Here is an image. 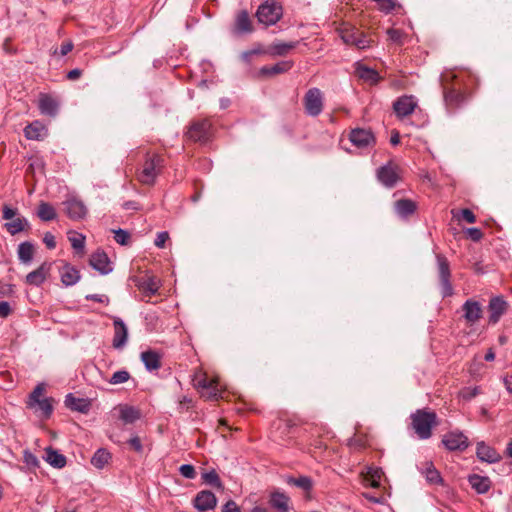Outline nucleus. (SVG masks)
<instances>
[{
  "label": "nucleus",
  "instance_id": "obj_29",
  "mask_svg": "<svg viewBox=\"0 0 512 512\" xmlns=\"http://www.w3.org/2000/svg\"><path fill=\"white\" fill-rule=\"evenodd\" d=\"M416 208V203L410 199H400L395 203V211L402 218L412 215Z\"/></svg>",
  "mask_w": 512,
  "mask_h": 512
},
{
  "label": "nucleus",
  "instance_id": "obj_23",
  "mask_svg": "<svg viewBox=\"0 0 512 512\" xmlns=\"http://www.w3.org/2000/svg\"><path fill=\"white\" fill-rule=\"evenodd\" d=\"M39 110L41 114L55 117L58 113V102L49 95H41L39 98Z\"/></svg>",
  "mask_w": 512,
  "mask_h": 512
},
{
  "label": "nucleus",
  "instance_id": "obj_26",
  "mask_svg": "<svg viewBox=\"0 0 512 512\" xmlns=\"http://www.w3.org/2000/svg\"><path fill=\"white\" fill-rule=\"evenodd\" d=\"M356 74L361 80L369 84H377L380 80V76L376 70L360 63L356 64Z\"/></svg>",
  "mask_w": 512,
  "mask_h": 512
},
{
  "label": "nucleus",
  "instance_id": "obj_11",
  "mask_svg": "<svg viewBox=\"0 0 512 512\" xmlns=\"http://www.w3.org/2000/svg\"><path fill=\"white\" fill-rule=\"evenodd\" d=\"M63 204L68 217L73 220L83 219L87 215V207L75 196L68 197Z\"/></svg>",
  "mask_w": 512,
  "mask_h": 512
},
{
  "label": "nucleus",
  "instance_id": "obj_35",
  "mask_svg": "<svg viewBox=\"0 0 512 512\" xmlns=\"http://www.w3.org/2000/svg\"><path fill=\"white\" fill-rule=\"evenodd\" d=\"M297 45V42H281L276 41L271 44L269 48V53L272 56H284L286 55L290 50L294 49Z\"/></svg>",
  "mask_w": 512,
  "mask_h": 512
},
{
  "label": "nucleus",
  "instance_id": "obj_63",
  "mask_svg": "<svg viewBox=\"0 0 512 512\" xmlns=\"http://www.w3.org/2000/svg\"><path fill=\"white\" fill-rule=\"evenodd\" d=\"M461 215H462L463 220H465L468 223H474L476 221L475 215L469 209H463L461 211Z\"/></svg>",
  "mask_w": 512,
  "mask_h": 512
},
{
  "label": "nucleus",
  "instance_id": "obj_57",
  "mask_svg": "<svg viewBox=\"0 0 512 512\" xmlns=\"http://www.w3.org/2000/svg\"><path fill=\"white\" fill-rule=\"evenodd\" d=\"M467 235L473 240V241H479L481 240L483 233L479 228L471 227L466 230Z\"/></svg>",
  "mask_w": 512,
  "mask_h": 512
},
{
  "label": "nucleus",
  "instance_id": "obj_43",
  "mask_svg": "<svg viewBox=\"0 0 512 512\" xmlns=\"http://www.w3.org/2000/svg\"><path fill=\"white\" fill-rule=\"evenodd\" d=\"M202 480L207 485L216 487L218 489L222 488L221 480L214 469L204 472L202 474Z\"/></svg>",
  "mask_w": 512,
  "mask_h": 512
},
{
  "label": "nucleus",
  "instance_id": "obj_41",
  "mask_svg": "<svg viewBox=\"0 0 512 512\" xmlns=\"http://www.w3.org/2000/svg\"><path fill=\"white\" fill-rule=\"evenodd\" d=\"M382 475L383 471L381 468L367 467L366 481H368L373 488H377L380 485Z\"/></svg>",
  "mask_w": 512,
  "mask_h": 512
},
{
  "label": "nucleus",
  "instance_id": "obj_53",
  "mask_svg": "<svg viewBox=\"0 0 512 512\" xmlns=\"http://www.w3.org/2000/svg\"><path fill=\"white\" fill-rule=\"evenodd\" d=\"M128 444L130 445V447L138 452V453H142L143 452V445L141 443V440L138 436H132L129 440H128Z\"/></svg>",
  "mask_w": 512,
  "mask_h": 512
},
{
  "label": "nucleus",
  "instance_id": "obj_19",
  "mask_svg": "<svg viewBox=\"0 0 512 512\" xmlns=\"http://www.w3.org/2000/svg\"><path fill=\"white\" fill-rule=\"evenodd\" d=\"M65 406L72 411L80 413H88L91 408V402L87 398L75 397L72 393L65 396Z\"/></svg>",
  "mask_w": 512,
  "mask_h": 512
},
{
  "label": "nucleus",
  "instance_id": "obj_55",
  "mask_svg": "<svg viewBox=\"0 0 512 512\" xmlns=\"http://www.w3.org/2000/svg\"><path fill=\"white\" fill-rule=\"evenodd\" d=\"M387 34L389 36V39L394 43H401L403 33L401 30L398 29H389L387 31Z\"/></svg>",
  "mask_w": 512,
  "mask_h": 512
},
{
  "label": "nucleus",
  "instance_id": "obj_60",
  "mask_svg": "<svg viewBox=\"0 0 512 512\" xmlns=\"http://www.w3.org/2000/svg\"><path fill=\"white\" fill-rule=\"evenodd\" d=\"M11 311H12V309H11L9 302H7V301L0 302V318H7L10 315Z\"/></svg>",
  "mask_w": 512,
  "mask_h": 512
},
{
  "label": "nucleus",
  "instance_id": "obj_16",
  "mask_svg": "<svg viewBox=\"0 0 512 512\" xmlns=\"http://www.w3.org/2000/svg\"><path fill=\"white\" fill-rule=\"evenodd\" d=\"M476 455L480 461L489 464L497 463L501 460V455L484 441L477 443Z\"/></svg>",
  "mask_w": 512,
  "mask_h": 512
},
{
  "label": "nucleus",
  "instance_id": "obj_28",
  "mask_svg": "<svg viewBox=\"0 0 512 512\" xmlns=\"http://www.w3.org/2000/svg\"><path fill=\"white\" fill-rule=\"evenodd\" d=\"M252 31V24L247 11L243 10L239 12L235 20L234 32L236 34H245L251 33Z\"/></svg>",
  "mask_w": 512,
  "mask_h": 512
},
{
  "label": "nucleus",
  "instance_id": "obj_64",
  "mask_svg": "<svg viewBox=\"0 0 512 512\" xmlns=\"http://www.w3.org/2000/svg\"><path fill=\"white\" fill-rule=\"evenodd\" d=\"M73 49L72 42L63 43L60 47V55L65 56Z\"/></svg>",
  "mask_w": 512,
  "mask_h": 512
},
{
  "label": "nucleus",
  "instance_id": "obj_36",
  "mask_svg": "<svg viewBox=\"0 0 512 512\" xmlns=\"http://www.w3.org/2000/svg\"><path fill=\"white\" fill-rule=\"evenodd\" d=\"M111 459V454L104 448L98 449L91 458V464L97 469H103Z\"/></svg>",
  "mask_w": 512,
  "mask_h": 512
},
{
  "label": "nucleus",
  "instance_id": "obj_47",
  "mask_svg": "<svg viewBox=\"0 0 512 512\" xmlns=\"http://www.w3.org/2000/svg\"><path fill=\"white\" fill-rule=\"evenodd\" d=\"M479 394H480V388L477 386L465 387L460 392V396L466 401L472 400L474 397H476Z\"/></svg>",
  "mask_w": 512,
  "mask_h": 512
},
{
  "label": "nucleus",
  "instance_id": "obj_8",
  "mask_svg": "<svg viewBox=\"0 0 512 512\" xmlns=\"http://www.w3.org/2000/svg\"><path fill=\"white\" fill-rule=\"evenodd\" d=\"M418 105L417 99L413 95H403L397 98L393 103V110L400 119L412 114Z\"/></svg>",
  "mask_w": 512,
  "mask_h": 512
},
{
  "label": "nucleus",
  "instance_id": "obj_54",
  "mask_svg": "<svg viewBox=\"0 0 512 512\" xmlns=\"http://www.w3.org/2000/svg\"><path fill=\"white\" fill-rule=\"evenodd\" d=\"M168 239H169V233L167 231L159 232L156 236L154 244L158 248H163Z\"/></svg>",
  "mask_w": 512,
  "mask_h": 512
},
{
  "label": "nucleus",
  "instance_id": "obj_37",
  "mask_svg": "<svg viewBox=\"0 0 512 512\" xmlns=\"http://www.w3.org/2000/svg\"><path fill=\"white\" fill-rule=\"evenodd\" d=\"M34 246L30 242H22L18 246V258L24 264H29L33 259Z\"/></svg>",
  "mask_w": 512,
  "mask_h": 512
},
{
  "label": "nucleus",
  "instance_id": "obj_18",
  "mask_svg": "<svg viewBox=\"0 0 512 512\" xmlns=\"http://www.w3.org/2000/svg\"><path fill=\"white\" fill-rule=\"evenodd\" d=\"M464 318L468 323L474 324L482 317L481 305L478 301L468 299L462 306Z\"/></svg>",
  "mask_w": 512,
  "mask_h": 512
},
{
  "label": "nucleus",
  "instance_id": "obj_1",
  "mask_svg": "<svg viewBox=\"0 0 512 512\" xmlns=\"http://www.w3.org/2000/svg\"><path fill=\"white\" fill-rule=\"evenodd\" d=\"M412 427L419 439L426 440L432 435V429L437 426V415L427 409H417L411 414Z\"/></svg>",
  "mask_w": 512,
  "mask_h": 512
},
{
  "label": "nucleus",
  "instance_id": "obj_13",
  "mask_svg": "<svg viewBox=\"0 0 512 512\" xmlns=\"http://www.w3.org/2000/svg\"><path fill=\"white\" fill-rule=\"evenodd\" d=\"M193 505L199 512H206L216 507L217 498L213 492L203 490L197 493L193 500Z\"/></svg>",
  "mask_w": 512,
  "mask_h": 512
},
{
  "label": "nucleus",
  "instance_id": "obj_34",
  "mask_svg": "<svg viewBox=\"0 0 512 512\" xmlns=\"http://www.w3.org/2000/svg\"><path fill=\"white\" fill-rule=\"evenodd\" d=\"M119 418L125 424H132L140 418V412L138 409H136L132 406H128V405L120 406Z\"/></svg>",
  "mask_w": 512,
  "mask_h": 512
},
{
  "label": "nucleus",
  "instance_id": "obj_51",
  "mask_svg": "<svg viewBox=\"0 0 512 512\" xmlns=\"http://www.w3.org/2000/svg\"><path fill=\"white\" fill-rule=\"evenodd\" d=\"M397 6L396 0H381L379 10L388 14Z\"/></svg>",
  "mask_w": 512,
  "mask_h": 512
},
{
  "label": "nucleus",
  "instance_id": "obj_58",
  "mask_svg": "<svg viewBox=\"0 0 512 512\" xmlns=\"http://www.w3.org/2000/svg\"><path fill=\"white\" fill-rule=\"evenodd\" d=\"M211 383V379H208L206 376H202L196 380L195 386L202 394L204 389L208 388V385Z\"/></svg>",
  "mask_w": 512,
  "mask_h": 512
},
{
  "label": "nucleus",
  "instance_id": "obj_33",
  "mask_svg": "<svg viewBox=\"0 0 512 512\" xmlns=\"http://www.w3.org/2000/svg\"><path fill=\"white\" fill-rule=\"evenodd\" d=\"M270 504L278 512H289V497L284 493L274 492L271 494Z\"/></svg>",
  "mask_w": 512,
  "mask_h": 512
},
{
  "label": "nucleus",
  "instance_id": "obj_46",
  "mask_svg": "<svg viewBox=\"0 0 512 512\" xmlns=\"http://www.w3.org/2000/svg\"><path fill=\"white\" fill-rule=\"evenodd\" d=\"M23 461L24 463L31 468H38L40 462L36 455H34L30 450L26 449L23 452Z\"/></svg>",
  "mask_w": 512,
  "mask_h": 512
},
{
  "label": "nucleus",
  "instance_id": "obj_14",
  "mask_svg": "<svg viewBox=\"0 0 512 512\" xmlns=\"http://www.w3.org/2000/svg\"><path fill=\"white\" fill-rule=\"evenodd\" d=\"M351 143L358 148H366L375 142V137L370 130L356 128L350 133Z\"/></svg>",
  "mask_w": 512,
  "mask_h": 512
},
{
  "label": "nucleus",
  "instance_id": "obj_21",
  "mask_svg": "<svg viewBox=\"0 0 512 512\" xmlns=\"http://www.w3.org/2000/svg\"><path fill=\"white\" fill-rule=\"evenodd\" d=\"M489 321L497 323L500 317L505 313L507 308V302L501 297H494L489 302Z\"/></svg>",
  "mask_w": 512,
  "mask_h": 512
},
{
  "label": "nucleus",
  "instance_id": "obj_56",
  "mask_svg": "<svg viewBox=\"0 0 512 512\" xmlns=\"http://www.w3.org/2000/svg\"><path fill=\"white\" fill-rule=\"evenodd\" d=\"M43 242L48 249H54L56 247L55 236L51 232H46L44 234Z\"/></svg>",
  "mask_w": 512,
  "mask_h": 512
},
{
  "label": "nucleus",
  "instance_id": "obj_61",
  "mask_svg": "<svg viewBox=\"0 0 512 512\" xmlns=\"http://www.w3.org/2000/svg\"><path fill=\"white\" fill-rule=\"evenodd\" d=\"M259 53H261L260 48H253L251 50L243 51L241 53V59L245 62H249L253 55H257Z\"/></svg>",
  "mask_w": 512,
  "mask_h": 512
},
{
  "label": "nucleus",
  "instance_id": "obj_27",
  "mask_svg": "<svg viewBox=\"0 0 512 512\" xmlns=\"http://www.w3.org/2000/svg\"><path fill=\"white\" fill-rule=\"evenodd\" d=\"M160 354L153 350L141 353V360L148 371H155L161 367Z\"/></svg>",
  "mask_w": 512,
  "mask_h": 512
},
{
  "label": "nucleus",
  "instance_id": "obj_44",
  "mask_svg": "<svg viewBox=\"0 0 512 512\" xmlns=\"http://www.w3.org/2000/svg\"><path fill=\"white\" fill-rule=\"evenodd\" d=\"M288 483L297 486L304 491H309L312 488V480L307 476H300L299 478H289Z\"/></svg>",
  "mask_w": 512,
  "mask_h": 512
},
{
  "label": "nucleus",
  "instance_id": "obj_62",
  "mask_svg": "<svg viewBox=\"0 0 512 512\" xmlns=\"http://www.w3.org/2000/svg\"><path fill=\"white\" fill-rule=\"evenodd\" d=\"M2 212H3V219H5V220L13 219L17 214V210L11 208L8 205H4Z\"/></svg>",
  "mask_w": 512,
  "mask_h": 512
},
{
  "label": "nucleus",
  "instance_id": "obj_17",
  "mask_svg": "<svg viewBox=\"0 0 512 512\" xmlns=\"http://www.w3.org/2000/svg\"><path fill=\"white\" fill-rule=\"evenodd\" d=\"M113 324L115 329L113 347L116 349H121L127 343L128 329L124 321L119 317L114 318Z\"/></svg>",
  "mask_w": 512,
  "mask_h": 512
},
{
  "label": "nucleus",
  "instance_id": "obj_50",
  "mask_svg": "<svg viewBox=\"0 0 512 512\" xmlns=\"http://www.w3.org/2000/svg\"><path fill=\"white\" fill-rule=\"evenodd\" d=\"M71 245L76 250H83L85 246V237L82 234L69 238Z\"/></svg>",
  "mask_w": 512,
  "mask_h": 512
},
{
  "label": "nucleus",
  "instance_id": "obj_4",
  "mask_svg": "<svg viewBox=\"0 0 512 512\" xmlns=\"http://www.w3.org/2000/svg\"><path fill=\"white\" fill-rule=\"evenodd\" d=\"M257 19L266 26L276 24L282 16V8L274 2L261 4L256 12Z\"/></svg>",
  "mask_w": 512,
  "mask_h": 512
},
{
  "label": "nucleus",
  "instance_id": "obj_24",
  "mask_svg": "<svg viewBox=\"0 0 512 512\" xmlns=\"http://www.w3.org/2000/svg\"><path fill=\"white\" fill-rule=\"evenodd\" d=\"M49 271V265L43 263L36 270L30 272L26 276V283L33 286H40L46 280V276Z\"/></svg>",
  "mask_w": 512,
  "mask_h": 512
},
{
  "label": "nucleus",
  "instance_id": "obj_10",
  "mask_svg": "<svg viewBox=\"0 0 512 512\" xmlns=\"http://www.w3.org/2000/svg\"><path fill=\"white\" fill-rule=\"evenodd\" d=\"M90 266L101 275H107L113 271L112 263L104 251L94 252L89 259Z\"/></svg>",
  "mask_w": 512,
  "mask_h": 512
},
{
  "label": "nucleus",
  "instance_id": "obj_40",
  "mask_svg": "<svg viewBox=\"0 0 512 512\" xmlns=\"http://www.w3.org/2000/svg\"><path fill=\"white\" fill-rule=\"evenodd\" d=\"M139 288L146 294V295H155L159 288H160V285H159V281L156 279V278H153V277H149L145 280H143L140 284H139Z\"/></svg>",
  "mask_w": 512,
  "mask_h": 512
},
{
  "label": "nucleus",
  "instance_id": "obj_59",
  "mask_svg": "<svg viewBox=\"0 0 512 512\" xmlns=\"http://www.w3.org/2000/svg\"><path fill=\"white\" fill-rule=\"evenodd\" d=\"M222 512H241V510L235 501L229 500L223 505Z\"/></svg>",
  "mask_w": 512,
  "mask_h": 512
},
{
  "label": "nucleus",
  "instance_id": "obj_32",
  "mask_svg": "<svg viewBox=\"0 0 512 512\" xmlns=\"http://www.w3.org/2000/svg\"><path fill=\"white\" fill-rule=\"evenodd\" d=\"M293 66L292 61H281L272 66H263L260 69L262 75H276L289 71Z\"/></svg>",
  "mask_w": 512,
  "mask_h": 512
},
{
  "label": "nucleus",
  "instance_id": "obj_25",
  "mask_svg": "<svg viewBox=\"0 0 512 512\" xmlns=\"http://www.w3.org/2000/svg\"><path fill=\"white\" fill-rule=\"evenodd\" d=\"M468 482L471 487L479 494H485L491 487V481L486 476L472 474L468 476Z\"/></svg>",
  "mask_w": 512,
  "mask_h": 512
},
{
  "label": "nucleus",
  "instance_id": "obj_45",
  "mask_svg": "<svg viewBox=\"0 0 512 512\" xmlns=\"http://www.w3.org/2000/svg\"><path fill=\"white\" fill-rule=\"evenodd\" d=\"M129 378L130 374L127 370H118L112 374L109 383L113 385H118L127 382Z\"/></svg>",
  "mask_w": 512,
  "mask_h": 512
},
{
  "label": "nucleus",
  "instance_id": "obj_5",
  "mask_svg": "<svg viewBox=\"0 0 512 512\" xmlns=\"http://www.w3.org/2000/svg\"><path fill=\"white\" fill-rule=\"evenodd\" d=\"M340 36L344 43L353 45L360 50L369 48L371 44L367 36L355 27L341 30Z\"/></svg>",
  "mask_w": 512,
  "mask_h": 512
},
{
  "label": "nucleus",
  "instance_id": "obj_48",
  "mask_svg": "<svg viewBox=\"0 0 512 512\" xmlns=\"http://www.w3.org/2000/svg\"><path fill=\"white\" fill-rule=\"evenodd\" d=\"M114 239L120 245H126L130 239V234L123 229L114 230Z\"/></svg>",
  "mask_w": 512,
  "mask_h": 512
},
{
  "label": "nucleus",
  "instance_id": "obj_20",
  "mask_svg": "<svg viewBox=\"0 0 512 512\" xmlns=\"http://www.w3.org/2000/svg\"><path fill=\"white\" fill-rule=\"evenodd\" d=\"M418 469L429 484H443V478L432 462H424L421 466L418 467Z\"/></svg>",
  "mask_w": 512,
  "mask_h": 512
},
{
  "label": "nucleus",
  "instance_id": "obj_30",
  "mask_svg": "<svg viewBox=\"0 0 512 512\" xmlns=\"http://www.w3.org/2000/svg\"><path fill=\"white\" fill-rule=\"evenodd\" d=\"M44 459L52 467L57 469H61L66 465V457L50 447L46 449Z\"/></svg>",
  "mask_w": 512,
  "mask_h": 512
},
{
  "label": "nucleus",
  "instance_id": "obj_42",
  "mask_svg": "<svg viewBox=\"0 0 512 512\" xmlns=\"http://www.w3.org/2000/svg\"><path fill=\"white\" fill-rule=\"evenodd\" d=\"M28 225V221L25 218H16L11 222H7L5 227L11 235H15L24 230L25 226Z\"/></svg>",
  "mask_w": 512,
  "mask_h": 512
},
{
  "label": "nucleus",
  "instance_id": "obj_3",
  "mask_svg": "<svg viewBox=\"0 0 512 512\" xmlns=\"http://www.w3.org/2000/svg\"><path fill=\"white\" fill-rule=\"evenodd\" d=\"M436 263L440 279L441 293L443 297L453 295V287L450 281L451 271L448 259L442 254H436Z\"/></svg>",
  "mask_w": 512,
  "mask_h": 512
},
{
  "label": "nucleus",
  "instance_id": "obj_2",
  "mask_svg": "<svg viewBox=\"0 0 512 512\" xmlns=\"http://www.w3.org/2000/svg\"><path fill=\"white\" fill-rule=\"evenodd\" d=\"M45 383H38L33 391L29 394L27 407L34 410L43 418H49L53 413V398L43 397L45 392Z\"/></svg>",
  "mask_w": 512,
  "mask_h": 512
},
{
  "label": "nucleus",
  "instance_id": "obj_52",
  "mask_svg": "<svg viewBox=\"0 0 512 512\" xmlns=\"http://www.w3.org/2000/svg\"><path fill=\"white\" fill-rule=\"evenodd\" d=\"M85 299L102 303L104 305H108L110 302L109 297L105 294H88L85 296Z\"/></svg>",
  "mask_w": 512,
  "mask_h": 512
},
{
  "label": "nucleus",
  "instance_id": "obj_7",
  "mask_svg": "<svg viewBox=\"0 0 512 512\" xmlns=\"http://www.w3.org/2000/svg\"><path fill=\"white\" fill-rule=\"evenodd\" d=\"M162 158L159 156H154L144 163L143 169L139 175V179L144 184H153L160 168L162 167Z\"/></svg>",
  "mask_w": 512,
  "mask_h": 512
},
{
  "label": "nucleus",
  "instance_id": "obj_31",
  "mask_svg": "<svg viewBox=\"0 0 512 512\" xmlns=\"http://www.w3.org/2000/svg\"><path fill=\"white\" fill-rule=\"evenodd\" d=\"M61 281L65 286L75 285L79 279V271L70 265H65L61 272Z\"/></svg>",
  "mask_w": 512,
  "mask_h": 512
},
{
  "label": "nucleus",
  "instance_id": "obj_6",
  "mask_svg": "<svg viewBox=\"0 0 512 512\" xmlns=\"http://www.w3.org/2000/svg\"><path fill=\"white\" fill-rule=\"evenodd\" d=\"M304 105L308 115L318 116L323 110V95L320 89H309L304 98Z\"/></svg>",
  "mask_w": 512,
  "mask_h": 512
},
{
  "label": "nucleus",
  "instance_id": "obj_39",
  "mask_svg": "<svg viewBox=\"0 0 512 512\" xmlns=\"http://www.w3.org/2000/svg\"><path fill=\"white\" fill-rule=\"evenodd\" d=\"M222 390L217 379H211V383L208 385L207 389L202 391V396L206 399L217 400L221 397Z\"/></svg>",
  "mask_w": 512,
  "mask_h": 512
},
{
  "label": "nucleus",
  "instance_id": "obj_22",
  "mask_svg": "<svg viewBox=\"0 0 512 512\" xmlns=\"http://www.w3.org/2000/svg\"><path fill=\"white\" fill-rule=\"evenodd\" d=\"M24 135L29 140H43L47 136V128L40 121H34L25 127Z\"/></svg>",
  "mask_w": 512,
  "mask_h": 512
},
{
  "label": "nucleus",
  "instance_id": "obj_12",
  "mask_svg": "<svg viewBox=\"0 0 512 512\" xmlns=\"http://www.w3.org/2000/svg\"><path fill=\"white\" fill-rule=\"evenodd\" d=\"M211 125L208 120L193 123L188 132V137L193 141L206 143L210 138Z\"/></svg>",
  "mask_w": 512,
  "mask_h": 512
},
{
  "label": "nucleus",
  "instance_id": "obj_9",
  "mask_svg": "<svg viewBox=\"0 0 512 512\" xmlns=\"http://www.w3.org/2000/svg\"><path fill=\"white\" fill-rule=\"evenodd\" d=\"M442 443L450 451H463L469 446L468 438L460 431L445 434Z\"/></svg>",
  "mask_w": 512,
  "mask_h": 512
},
{
  "label": "nucleus",
  "instance_id": "obj_15",
  "mask_svg": "<svg viewBox=\"0 0 512 512\" xmlns=\"http://www.w3.org/2000/svg\"><path fill=\"white\" fill-rule=\"evenodd\" d=\"M376 175L378 181L387 188L394 187L399 180L395 167L390 164L378 168Z\"/></svg>",
  "mask_w": 512,
  "mask_h": 512
},
{
  "label": "nucleus",
  "instance_id": "obj_49",
  "mask_svg": "<svg viewBox=\"0 0 512 512\" xmlns=\"http://www.w3.org/2000/svg\"><path fill=\"white\" fill-rule=\"evenodd\" d=\"M180 474L187 479H194L196 477V471L193 465L183 464L179 468Z\"/></svg>",
  "mask_w": 512,
  "mask_h": 512
},
{
  "label": "nucleus",
  "instance_id": "obj_38",
  "mask_svg": "<svg viewBox=\"0 0 512 512\" xmlns=\"http://www.w3.org/2000/svg\"><path fill=\"white\" fill-rule=\"evenodd\" d=\"M37 216L42 221H51L56 218L57 214L51 204L47 202H41L38 206Z\"/></svg>",
  "mask_w": 512,
  "mask_h": 512
}]
</instances>
